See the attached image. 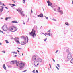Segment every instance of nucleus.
I'll return each instance as SVG.
<instances>
[{
  "mask_svg": "<svg viewBox=\"0 0 73 73\" xmlns=\"http://www.w3.org/2000/svg\"><path fill=\"white\" fill-rule=\"evenodd\" d=\"M28 42V36H26L25 37V39H24V41H22L21 42V44L22 45H24L26 44V43L27 44Z\"/></svg>",
  "mask_w": 73,
  "mask_h": 73,
  "instance_id": "obj_1",
  "label": "nucleus"
},
{
  "mask_svg": "<svg viewBox=\"0 0 73 73\" xmlns=\"http://www.w3.org/2000/svg\"><path fill=\"white\" fill-rule=\"evenodd\" d=\"M35 32H36V31L35 30L34 31V29H33L31 32L29 33L31 35L33 38H35V37L36 36V34Z\"/></svg>",
  "mask_w": 73,
  "mask_h": 73,
  "instance_id": "obj_2",
  "label": "nucleus"
},
{
  "mask_svg": "<svg viewBox=\"0 0 73 73\" xmlns=\"http://www.w3.org/2000/svg\"><path fill=\"white\" fill-rule=\"evenodd\" d=\"M2 28L3 31H7L8 30V27L6 25H4L2 27Z\"/></svg>",
  "mask_w": 73,
  "mask_h": 73,
  "instance_id": "obj_3",
  "label": "nucleus"
},
{
  "mask_svg": "<svg viewBox=\"0 0 73 73\" xmlns=\"http://www.w3.org/2000/svg\"><path fill=\"white\" fill-rule=\"evenodd\" d=\"M25 66V64L23 63H20L19 64V66L20 69H22L24 68V66Z\"/></svg>",
  "mask_w": 73,
  "mask_h": 73,
  "instance_id": "obj_4",
  "label": "nucleus"
},
{
  "mask_svg": "<svg viewBox=\"0 0 73 73\" xmlns=\"http://www.w3.org/2000/svg\"><path fill=\"white\" fill-rule=\"evenodd\" d=\"M68 54L67 56V58L68 60H70V59L72 58V54H71L70 52H68Z\"/></svg>",
  "mask_w": 73,
  "mask_h": 73,
  "instance_id": "obj_5",
  "label": "nucleus"
},
{
  "mask_svg": "<svg viewBox=\"0 0 73 73\" xmlns=\"http://www.w3.org/2000/svg\"><path fill=\"white\" fill-rule=\"evenodd\" d=\"M14 40L17 44H20L19 42V38L15 37L14 38Z\"/></svg>",
  "mask_w": 73,
  "mask_h": 73,
  "instance_id": "obj_6",
  "label": "nucleus"
},
{
  "mask_svg": "<svg viewBox=\"0 0 73 73\" xmlns=\"http://www.w3.org/2000/svg\"><path fill=\"white\" fill-rule=\"evenodd\" d=\"M39 63L40 62H39V61L37 60H35L34 62V64L35 66H37V65H39Z\"/></svg>",
  "mask_w": 73,
  "mask_h": 73,
  "instance_id": "obj_7",
  "label": "nucleus"
},
{
  "mask_svg": "<svg viewBox=\"0 0 73 73\" xmlns=\"http://www.w3.org/2000/svg\"><path fill=\"white\" fill-rule=\"evenodd\" d=\"M13 28H14V26H11L8 28V30H9V31L12 32V31H13Z\"/></svg>",
  "mask_w": 73,
  "mask_h": 73,
  "instance_id": "obj_8",
  "label": "nucleus"
},
{
  "mask_svg": "<svg viewBox=\"0 0 73 73\" xmlns=\"http://www.w3.org/2000/svg\"><path fill=\"white\" fill-rule=\"evenodd\" d=\"M0 7H2L1 9H0V11L1 12H0V16H1V14H2L1 13V12H3V9H4V7L1 6Z\"/></svg>",
  "mask_w": 73,
  "mask_h": 73,
  "instance_id": "obj_9",
  "label": "nucleus"
},
{
  "mask_svg": "<svg viewBox=\"0 0 73 73\" xmlns=\"http://www.w3.org/2000/svg\"><path fill=\"white\" fill-rule=\"evenodd\" d=\"M47 3H48V6H51V5H52V3H51L49 1H48Z\"/></svg>",
  "mask_w": 73,
  "mask_h": 73,
  "instance_id": "obj_10",
  "label": "nucleus"
},
{
  "mask_svg": "<svg viewBox=\"0 0 73 73\" xmlns=\"http://www.w3.org/2000/svg\"><path fill=\"white\" fill-rule=\"evenodd\" d=\"M37 58V57L35 56H34L33 57L32 60V61H35L36 60V58Z\"/></svg>",
  "mask_w": 73,
  "mask_h": 73,
  "instance_id": "obj_11",
  "label": "nucleus"
},
{
  "mask_svg": "<svg viewBox=\"0 0 73 73\" xmlns=\"http://www.w3.org/2000/svg\"><path fill=\"white\" fill-rule=\"evenodd\" d=\"M13 31H12V32H15V31H16L17 29H16V28L14 26V28H13Z\"/></svg>",
  "mask_w": 73,
  "mask_h": 73,
  "instance_id": "obj_12",
  "label": "nucleus"
},
{
  "mask_svg": "<svg viewBox=\"0 0 73 73\" xmlns=\"http://www.w3.org/2000/svg\"><path fill=\"white\" fill-rule=\"evenodd\" d=\"M38 17H43V14H41L40 15H38Z\"/></svg>",
  "mask_w": 73,
  "mask_h": 73,
  "instance_id": "obj_13",
  "label": "nucleus"
},
{
  "mask_svg": "<svg viewBox=\"0 0 73 73\" xmlns=\"http://www.w3.org/2000/svg\"><path fill=\"white\" fill-rule=\"evenodd\" d=\"M38 60L40 63L42 62V60L40 58H38Z\"/></svg>",
  "mask_w": 73,
  "mask_h": 73,
  "instance_id": "obj_14",
  "label": "nucleus"
},
{
  "mask_svg": "<svg viewBox=\"0 0 73 73\" xmlns=\"http://www.w3.org/2000/svg\"><path fill=\"white\" fill-rule=\"evenodd\" d=\"M11 23H15L16 24H17L18 23V22H17L16 21H13L11 22Z\"/></svg>",
  "mask_w": 73,
  "mask_h": 73,
  "instance_id": "obj_15",
  "label": "nucleus"
},
{
  "mask_svg": "<svg viewBox=\"0 0 73 73\" xmlns=\"http://www.w3.org/2000/svg\"><path fill=\"white\" fill-rule=\"evenodd\" d=\"M58 12H59V13H60L61 14H64V13L62 10H60V11H59Z\"/></svg>",
  "mask_w": 73,
  "mask_h": 73,
  "instance_id": "obj_16",
  "label": "nucleus"
},
{
  "mask_svg": "<svg viewBox=\"0 0 73 73\" xmlns=\"http://www.w3.org/2000/svg\"><path fill=\"white\" fill-rule=\"evenodd\" d=\"M23 11H21V12H20V13H21V14L22 15V16H25V15L23 13Z\"/></svg>",
  "mask_w": 73,
  "mask_h": 73,
  "instance_id": "obj_17",
  "label": "nucleus"
},
{
  "mask_svg": "<svg viewBox=\"0 0 73 73\" xmlns=\"http://www.w3.org/2000/svg\"><path fill=\"white\" fill-rule=\"evenodd\" d=\"M19 62H20V61H18L16 63V66H19Z\"/></svg>",
  "mask_w": 73,
  "mask_h": 73,
  "instance_id": "obj_18",
  "label": "nucleus"
},
{
  "mask_svg": "<svg viewBox=\"0 0 73 73\" xmlns=\"http://www.w3.org/2000/svg\"><path fill=\"white\" fill-rule=\"evenodd\" d=\"M3 68L5 70H6L7 68H6V67H5V65H3Z\"/></svg>",
  "mask_w": 73,
  "mask_h": 73,
  "instance_id": "obj_19",
  "label": "nucleus"
},
{
  "mask_svg": "<svg viewBox=\"0 0 73 73\" xmlns=\"http://www.w3.org/2000/svg\"><path fill=\"white\" fill-rule=\"evenodd\" d=\"M65 24L66 25H67V26H69V23L68 22L65 23Z\"/></svg>",
  "mask_w": 73,
  "mask_h": 73,
  "instance_id": "obj_20",
  "label": "nucleus"
},
{
  "mask_svg": "<svg viewBox=\"0 0 73 73\" xmlns=\"http://www.w3.org/2000/svg\"><path fill=\"white\" fill-rule=\"evenodd\" d=\"M13 64H16L17 62V60L13 61Z\"/></svg>",
  "mask_w": 73,
  "mask_h": 73,
  "instance_id": "obj_21",
  "label": "nucleus"
},
{
  "mask_svg": "<svg viewBox=\"0 0 73 73\" xmlns=\"http://www.w3.org/2000/svg\"><path fill=\"white\" fill-rule=\"evenodd\" d=\"M60 7H58L57 8V10L58 11V12H59V11H60Z\"/></svg>",
  "mask_w": 73,
  "mask_h": 73,
  "instance_id": "obj_22",
  "label": "nucleus"
},
{
  "mask_svg": "<svg viewBox=\"0 0 73 73\" xmlns=\"http://www.w3.org/2000/svg\"><path fill=\"white\" fill-rule=\"evenodd\" d=\"M10 64H11L13 65V61H12L11 62H10Z\"/></svg>",
  "mask_w": 73,
  "mask_h": 73,
  "instance_id": "obj_23",
  "label": "nucleus"
},
{
  "mask_svg": "<svg viewBox=\"0 0 73 73\" xmlns=\"http://www.w3.org/2000/svg\"><path fill=\"white\" fill-rule=\"evenodd\" d=\"M21 38L22 39H24V40H25V37L24 36H22L21 37Z\"/></svg>",
  "mask_w": 73,
  "mask_h": 73,
  "instance_id": "obj_24",
  "label": "nucleus"
},
{
  "mask_svg": "<svg viewBox=\"0 0 73 73\" xmlns=\"http://www.w3.org/2000/svg\"><path fill=\"white\" fill-rule=\"evenodd\" d=\"M19 11L20 12H22V9L21 8L19 9Z\"/></svg>",
  "mask_w": 73,
  "mask_h": 73,
  "instance_id": "obj_25",
  "label": "nucleus"
},
{
  "mask_svg": "<svg viewBox=\"0 0 73 73\" xmlns=\"http://www.w3.org/2000/svg\"><path fill=\"white\" fill-rule=\"evenodd\" d=\"M71 63L73 64V58L71 59L70 60Z\"/></svg>",
  "mask_w": 73,
  "mask_h": 73,
  "instance_id": "obj_26",
  "label": "nucleus"
},
{
  "mask_svg": "<svg viewBox=\"0 0 73 73\" xmlns=\"http://www.w3.org/2000/svg\"><path fill=\"white\" fill-rule=\"evenodd\" d=\"M66 52H67L68 53H68H70V52H69V50L67 49L66 50Z\"/></svg>",
  "mask_w": 73,
  "mask_h": 73,
  "instance_id": "obj_27",
  "label": "nucleus"
},
{
  "mask_svg": "<svg viewBox=\"0 0 73 73\" xmlns=\"http://www.w3.org/2000/svg\"><path fill=\"white\" fill-rule=\"evenodd\" d=\"M44 17H45L46 19H47V20H48V17H47L46 16H44Z\"/></svg>",
  "mask_w": 73,
  "mask_h": 73,
  "instance_id": "obj_28",
  "label": "nucleus"
},
{
  "mask_svg": "<svg viewBox=\"0 0 73 73\" xmlns=\"http://www.w3.org/2000/svg\"><path fill=\"white\" fill-rule=\"evenodd\" d=\"M33 73H36V71H35V70H34L33 71H32Z\"/></svg>",
  "mask_w": 73,
  "mask_h": 73,
  "instance_id": "obj_29",
  "label": "nucleus"
},
{
  "mask_svg": "<svg viewBox=\"0 0 73 73\" xmlns=\"http://www.w3.org/2000/svg\"><path fill=\"white\" fill-rule=\"evenodd\" d=\"M54 11H55V12H56V10H57V9L56 8H54Z\"/></svg>",
  "mask_w": 73,
  "mask_h": 73,
  "instance_id": "obj_30",
  "label": "nucleus"
},
{
  "mask_svg": "<svg viewBox=\"0 0 73 73\" xmlns=\"http://www.w3.org/2000/svg\"><path fill=\"white\" fill-rule=\"evenodd\" d=\"M9 17H6V18L5 20H6V21L8 19H9Z\"/></svg>",
  "mask_w": 73,
  "mask_h": 73,
  "instance_id": "obj_31",
  "label": "nucleus"
},
{
  "mask_svg": "<svg viewBox=\"0 0 73 73\" xmlns=\"http://www.w3.org/2000/svg\"><path fill=\"white\" fill-rule=\"evenodd\" d=\"M49 36H50V37H52V34H50V35H49Z\"/></svg>",
  "mask_w": 73,
  "mask_h": 73,
  "instance_id": "obj_32",
  "label": "nucleus"
},
{
  "mask_svg": "<svg viewBox=\"0 0 73 73\" xmlns=\"http://www.w3.org/2000/svg\"><path fill=\"white\" fill-rule=\"evenodd\" d=\"M25 0H23V3L24 4H25Z\"/></svg>",
  "mask_w": 73,
  "mask_h": 73,
  "instance_id": "obj_33",
  "label": "nucleus"
},
{
  "mask_svg": "<svg viewBox=\"0 0 73 73\" xmlns=\"http://www.w3.org/2000/svg\"><path fill=\"white\" fill-rule=\"evenodd\" d=\"M5 41L6 42V43H7V44H8V43H9V42L8 41V40H5Z\"/></svg>",
  "mask_w": 73,
  "mask_h": 73,
  "instance_id": "obj_34",
  "label": "nucleus"
},
{
  "mask_svg": "<svg viewBox=\"0 0 73 73\" xmlns=\"http://www.w3.org/2000/svg\"><path fill=\"white\" fill-rule=\"evenodd\" d=\"M46 40H47V38H46V39H44V41H46Z\"/></svg>",
  "mask_w": 73,
  "mask_h": 73,
  "instance_id": "obj_35",
  "label": "nucleus"
},
{
  "mask_svg": "<svg viewBox=\"0 0 73 73\" xmlns=\"http://www.w3.org/2000/svg\"><path fill=\"white\" fill-rule=\"evenodd\" d=\"M12 5L13 6H16V5L15 4H12Z\"/></svg>",
  "mask_w": 73,
  "mask_h": 73,
  "instance_id": "obj_36",
  "label": "nucleus"
},
{
  "mask_svg": "<svg viewBox=\"0 0 73 73\" xmlns=\"http://www.w3.org/2000/svg\"><path fill=\"white\" fill-rule=\"evenodd\" d=\"M27 71V70H26L24 71H23V72H26V71Z\"/></svg>",
  "mask_w": 73,
  "mask_h": 73,
  "instance_id": "obj_37",
  "label": "nucleus"
},
{
  "mask_svg": "<svg viewBox=\"0 0 73 73\" xmlns=\"http://www.w3.org/2000/svg\"><path fill=\"white\" fill-rule=\"evenodd\" d=\"M56 68L58 70H59V68H58L57 66H56Z\"/></svg>",
  "mask_w": 73,
  "mask_h": 73,
  "instance_id": "obj_38",
  "label": "nucleus"
},
{
  "mask_svg": "<svg viewBox=\"0 0 73 73\" xmlns=\"http://www.w3.org/2000/svg\"><path fill=\"white\" fill-rule=\"evenodd\" d=\"M12 67V66H8V68H11Z\"/></svg>",
  "mask_w": 73,
  "mask_h": 73,
  "instance_id": "obj_39",
  "label": "nucleus"
},
{
  "mask_svg": "<svg viewBox=\"0 0 73 73\" xmlns=\"http://www.w3.org/2000/svg\"><path fill=\"white\" fill-rule=\"evenodd\" d=\"M52 60L54 61V62H55V60H54L53 59H52Z\"/></svg>",
  "mask_w": 73,
  "mask_h": 73,
  "instance_id": "obj_40",
  "label": "nucleus"
},
{
  "mask_svg": "<svg viewBox=\"0 0 73 73\" xmlns=\"http://www.w3.org/2000/svg\"><path fill=\"white\" fill-rule=\"evenodd\" d=\"M57 65L58 66V67H59V68H60V65L57 64Z\"/></svg>",
  "mask_w": 73,
  "mask_h": 73,
  "instance_id": "obj_41",
  "label": "nucleus"
},
{
  "mask_svg": "<svg viewBox=\"0 0 73 73\" xmlns=\"http://www.w3.org/2000/svg\"><path fill=\"white\" fill-rule=\"evenodd\" d=\"M2 5H3V6H5V5H4V3H2Z\"/></svg>",
  "mask_w": 73,
  "mask_h": 73,
  "instance_id": "obj_42",
  "label": "nucleus"
},
{
  "mask_svg": "<svg viewBox=\"0 0 73 73\" xmlns=\"http://www.w3.org/2000/svg\"><path fill=\"white\" fill-rule=\"evenodd\" d=\"M48 32H50V30H49L48 31Z\"/></svg>",
  "mask_w": 73,
  "mask_h": 73,
  "instance_id": "obj_43",
  "label": "nucleus"
},
{
  "mask_svg": "<svg viewBox=\"0 0 73 73\" xmlns=\"http://www.w3.org/2000/svg\"><path fill=\"white\" fill-rule=\"evenodd\" d=\"M2 53H5V52L4 51H2Z\"/></svg>",
  "mask_w": 73,
  "mask_h": 73,
  "instance_id": "obj_44",
  "label": "nucleus"
},
{
  "mask_svg": "<svg viewBox=\"0 0 73 73\" xmlns=\"http://www.w3.org/2000/svg\"><path fill=\"white\" fill-rule=\"evenodd\" d=\"M17 48H18V49H21V48H19V47H17Z\"/></svg>",
  "mask_w": 73,
  "mask_h": 73,
  "instance_id": "obj_45",
  "label": "nucleus"
},
{
  "mask_svg": "<svg viewBox=\"0 0 73 73\" xmlns=\"http://www.w3.org/2000/svg\"><path fill=\"white\" fill-rule=\"evenodd\" d=\"M57 52H58V50H57L55 52V53H57Z\"/></svg>",
  "mask_w": 73,
  "mask_h": 73,
  "instance_id": "obj_46",
  "label": "nucleus"
},
{
  "mask_svg": "<svg viewBox=\"0 0 73 73\" xmlns=\"http://www.w3.org/2000/svg\"><path fill=\"white\" fill-rule=\"evenodd\" d=\"M50 35V33H48V34H47V35H48V36H49Z\"/></svg>",
  "mask_w": 73,
  "mask_h": 73,
  "instance_id": "obj_47",
  "label": "nucleus"
},
{
  "mask_svg": "<svg viewBox=\"0 0 73 73\" xmlns=\"http://www.w3.org/2000/svg\"><path fill=\"white\" fill-rule=\"evenodd\" d=\"M15 51H14V52H11V53H15Z\"/></svg>",
  "mask_w": 73,
  "mask_h": 73,
  "instance_id": "obj_48",
  "label": "nucleus"
},
{
  "mask_svg": "<svg viewBox=\"0 0 73 73\" xmlns=\"http://www.w3.org/2000/svg\"><path fill=\"white\" fill-rule=\"evenodd\" d=\"M36 73H38V70H36Z\"/></svg>",
  "mask_w": 73,
  "mask_h": 73,
  "instance_id": "obj_49",
  "label": "nucleus"
},
{
  "mask_svg": "<svg viewBox=\"0 0 73 73\" xmlns=\"http://www.w3.org/2000/svg\"><path fill=\"white\" fill-rule=\"evenodd\" d=\"M5 8H6V9H8V7H5Z\"/></svg>",
  "mask_w": 73,
  "mask_h": 73,
  "instance_id": "obj_50",
  "label": "nucleus"
},
{
  "mask_svg": "<svg viewBox=\"0 0 73 73\" xmlns=\"http://www.w3.org/2000/svg\"><path fill=\"white\" fill-rule=\"evenodd\" d=\"M15 54H17V52H14Z\"/></svg>",
  "mask_w": 73,
  "mask_h": 73,
  "instance_id": "obj_51",
  "label": "nucleus"
},
{
  "mask_svg": "<svg viewBox=\"0 0 73 73\" xmlns=\"http://www.w3.org/2000/svg\"><path fill=\"white\" fill-rule=\"evenodd\" d=\"M16 10L17 11H18V12L19 11V10H18V9H17Z\"/></svg>",
  "mask_w": 73,
  "mask_h": 73,
  "instance_id": "obj_52",
  "label": "nucleus"
},
{
  "mask_svg": "<svg viewBox=\"0 0 73 73\" xmlns=\"http://www.w3.org/2000/svg\"><path fill=\"white\" fill-rule=\"evenodd\" d=\"M32 9H31V13H32Z\"/></svg>",
  "mask_w": 73,
  "mask_h": 73,
  "instance_id": "obj_53",
  "label": "nucleus"
},
{
  "mask_svg": "<svg viewBox=\"0 0 73 73\" xmlns=\"http://www.w3.org/2000/svg\"><path fill=\"white\" fill-rule=\"evenodd\" d=\"M45 35H48V33H45Z\"/></svg>",
  "mask_w": 73,
  "mask_h": 73,
  "instance_id": "obj_54",
  "label": "nucleus"
},
{
  "mask_svg": "<svg viewBox=\"0 0 73 73\" xmlns=\"http://www.w3.org/2000/svg\"><path fill=\"white\" fill-rule=\"evenodd\" d=\"M12 1H14V2H15V1H14V0H13Z\"/></svg>",
  "mask_w": 73,
  "mask_h": 73,
  "instance_id": "obj_55",
  "label": "nucleus"
},
{
  "mask_svg": "<svg viewBox=\"0 0 73 73\" xmlns=\"http://www.w3.org/2000/svg\"><path fill=\"white\" fill-rule=\"evenodd\" d=\"M14 57H17V55H15V56H14Z\"/></svg>",
  "mask_w": 73,
  "mask_h": 73,
  "instance_id": "obj_56",
  "label": "nucleus"
},
{
  "mask_svg": "<svg viewBox=\"0 0 73 73\" xmlns=\"http://www.w3.org/2000/svg\"><path fill=\"white\" fill-rule=\"evenodd\" d=\"M49 65L50 68H51V65L50 64H49Z\"/></svg>",
  "mask_w": 73,
  "mask_h": 73,
  "instance_id": "obj_57",
  "label": "nucleus"
},
{
  "mask_svg": "<svg viewBox=\"0 0 73 73\" xmlns=\"http://www.w3.org/2000/svg\"><path fill=\"white\" fill-rule=\"evenodd\" d=\"M2 45V43H0V45Z\"/></svg>",
  "mask_w": 73,
  "mask_h": 73,
  "instance_id": "obj_58",
  "label": "nucleus"
},
{
  "mask_svg": "<svg viewBox=\"0 0 73 73\" xmlns=\"http://www.w3.org/2000/svg\"><path fill=\"white\" fill-rule=\"evenodd\" d=\"M72 4H73V0L72 1Z\"/></svg>",
  "mask_w": 73,
  "mask_h": 73,
  "instance_id": "obj_59",
  "label": "nucleus"
},
{
  "mask_svg": "<svg viewBox=\"0 0 73 73\" xmlns=\"http://www.w3.org/2000/svg\"><path fill=\"white\" fill-rule=\"evenodd\" d=\"M42 33L43 35H45V34L44 33Z\"/></svg>",
  "mask_w": 73,
  "mask_h": 73,
  "instance_id": "obj_60",
  "label": "nucleus"
},
{
  "mask_svg": "<svg viewBox=\"0 0 73 73\" xmlns=\"http://www.w3.org/2000/svg\"><path fill=\"white\" fill-rule=\"evenodd\" d=\"M17 52H20V51H19V50H17Z\"/></svg>",
  "mask_w": 73,
  "mask_h": 73,
  "instance_id": "obj_61",
  "label": "nucleus"
},
{
  "mask_svg": "<svg viewBox=\"0 0 73 73\" xmlns=\"http://www.w3.org/2000/svg\"><path fill=\"white\" fill-rule=\"evenodd\" d=\"M1 4V2H0V5Z\"/></svg>",
  "mask_w": 73,
  "mask_h": 73,
  "instance_id": "obj_62",
  "label": "nucleus"
},
{
  "mask_svg": "<svg viewBox=\"0 0 73 73\" xmlns=\"http://www.w3.org/2000/svg\"><path fill=\"white\" fill-rule=\"evenodd\" d=\"M51 7L52 8H53V6H51Z\"/></svg>",
  "mask_w": 73,
  "mask_h": 73,
  "instance_id": "obj_63",
  "label": "nucleus"
},
{
  "mask_svg": "<svg viewBox=\"0 0 73 73\" xmlns=\"http://www.w3.org/2000/svg\"><path fill=\"white\" fill-rule=\"evenodd\" d=\"M29 21V18H28V21Z\"/></svg>",
  "mask_w": 73,
  "mask_h": 73,
  "instance_id": "obj_64",
  "label": "nucleus"
}]
</instances>
